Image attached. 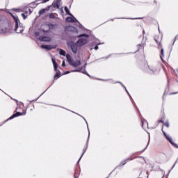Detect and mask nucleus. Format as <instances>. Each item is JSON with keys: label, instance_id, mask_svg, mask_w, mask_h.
Wrapping results in <instances>:
<instances>
[{"label": "nucleus", "instance_id": "obj_1", "mask_svg": "<svg viewBox=\"0 0 178 178\" xmlns=\"http://www.w3.org/2000/svg\"><path fill=\"white\" fill-rule=\"evenodd\" d=\"M162 38H163V36L161 34L155 35L154 38V41L157 44L158 49H161V48H162Z\"/></svg>", "mask_w": 178, "mask_h": 178}, {"label": "nucleus", "instance_id": "obj_2", "mask_svg": "<svg viewBox=\"0 0 178 178\" xmlns=\"http://www.w3.org/2000/svg\"><path fill=\"white\" fill-rule=\"evenodd\" d=\"M161 131L163 132V136L165 137L166 140H168V141H169V143H170V144L172 145L173 147H175V148H178V145L176 143H173L172 138L168 136L166 132L163 131V128H162Z\"/></svg>", "mask_w": 178, "mask_h": 178}, {"label": "nucleus", "instance_id": "obj_3", "mask_svg": "<svg viewBox=\"0 0 178 178\" xmlns=\"http://www.w3.org/2000/svg\"><path fill=\"white\" fill-rule=\"evenodd\" d=\"M13 20H14V22H15V29H14L15 33H22V31H17V29H19V17H13Z\"/></svg>", "mask_w": 178, "mask_h": 178}, {"label": "nucleus", "instance_id": "obj_4", "mask_svg": "<svg viewBox=\"0 0 178 178\" xmlns=\"http://www.w3.org/2000/svg\"><path fill=\"white\" fill-rule=\"evenodd\" d=\"M87 42H88V40L87 38H81L78 40L76 44L79 45V47H83V45H86Z\"/></svg>", "mask_w": 178, "mask_h": 178}, {"label": "nucleus", "instance_id": "obj_5", "mask_svg": "<svg viewBox=\"0 0 178 178\" xmlns=\"http://www.w3.org/2000/svg\"><path fill=\"white\" fill-rule=\"evenodd\" d=\"M26 115V111H24L22 113L17 112L14 113L11 117H10L7 120H12V119H15V118H17V116H22Z\"/></svg>", "mask_w": 178, "mask_h": 178}, {"label": "nucleus", "instance_id": "obj_6", "mask_svg": "<svg viewBox=\"0 0 178 178\" xmlns=\"http://www.w3.org/2000/svg\"><path fill=\"white\" fill-rule=\"evenodd\" d=\"M76 27L73 26H67L65 28V31L67 33H74V31H76Z\"/></svg>", "mask_w": 178, "mask_h": 178}, {"label": "nucleus", "instance_id": "obj_7", "mask_svg": "<svg viewBox=\"0 0 178 178\" xmlns=\"http://www.w3.org/2000/svg\"><path fill=\"white\" fill-rule=\"evenodd\" d=\"M40 41H44L45 42H51V39L48 36H40L39 37Z\"/></svg>", "mask_w": 178, "mask_h": 178}, {"label": "nucleus", "instance_id": "obj_8", "mask_svg": "<svg viewBox=\"0 0 178 178\" xmlns=\"http://www.w3.org/2000/svg\"><path fill=\"white\" fill-rule=\"evenodd\" d=\"M66 22L67 23H76L77 19L72 15V17H67Z\"/></svg>", "mask_w": 178, "mask_h": 178}, {"label": "nucleus", "instance_id": "obj_9", "mask_svg": "<svg viewBox=\"0 0 178 178\" xmlns=\"http://www.w3.org/2000/svg\"><path fill=\"white\" fill-rule=\"evenodd\" d=\"M41 47L44 49H47L48 51H51V49H55V48H56V45L52 47L51 45L42 44Z\"/></svg>", "mask_w": 178, "mask_h": 178}, {"label": "nucleus", "instance_id": "obj_10", "mask_svg": "<svg viewBox=\"0 0 178 178\" xmlns=\"http://www.w3.org/2000/svg\"><path fill=\"white\" fill-rule=\"evenodd\" d=\"M70 65L71 66H73L74 67H79V66H80V65H81V62L79 60H76V61L72 60V63Z\"/></svg>", "mask_w": 178, "mask_h": 178}, {"label": "nucleus", "instance_id": "obj_11", "mask_svg": "<svg viewBox=\"0 0 178 178\" xmlns=\"http://www.w3.org/2000/svg\"><path fill=\"white\" fill-rule=\"evenodd\" d=\"M71 49L74 54H77V43L76 44H71Z\"/></svg>", "mask_w": 178, "mask_h": 178}, {"label": "nucleus", "instance_id": "obj_12", "mask_svg": "<svg viewBox=\"0 0 178 178\" xmlns=\"http://www.w3.org/2000/svg\"><path fill=\"white\" fill-rule=\"evenodd\" d=\"M66 58H67V62L70 65L73 62V59L72 58V56H70V54H66Z\"/></svg>", "mask_w": 178, "mask_h": 178}, {"label": "nucleus", "instance_id": "obj_13", "mask_svg": "<svg viewBox=\"0 0 178 178\" xmlns=\"http://www.w3.org/2000/svg\"><path fill=\"white\" fill-rule=\"evenodd\" d=\"M52 6L54 8H55V9H59L60 7V3H57L56 1H54Z\"/></svg>", "mask_w": 178, "mask_h": 178}, {"label": "nucleus", "instance_id": "obj_14", "mask_svg": "<svg viewBox=\"0 0 178 178\" xmlns=\"http://www.w3.org/2000/svg\"><path fill=\"white\" fill-rule=\"evenodd\" d=\"M60 76H62L60 74V71L57 70L56 74L54 75V80H58V79H59V77H60Z\"/></svg>", "mask_w": 178, "mask_h": 178}, {"label": "nucleus", "instance_id": "obj_15", "mask_svg": "<svg viewBox=\"0 0 178 178\" xmlns=\"http://www.w3.org/2000/svg\"><path fill=\"white\" fill-rule=\"evenodd\" d=\"M52 62H53L54 70L56 72H57L58 71V63H56V61L55 60H54V59H52Z\"/></svg>", "mask_w": 178, "mask_h": 178}, {"label": "nucleus", "instance_id": "obj_16", "mask_svg": "<svg viewBox=\"0 0 178 178\" xmlns=\"http://www.w3.org/2000/svg\"><path fill=\"white\" fill-rule=\"evenodd\" d=\"M160 58L161 60H163V58H165V51L163 50V49H161Z\"/></svg>", "mask_w": 178, "mask_h": 178}, {"label": "nucleus", "instance_id": "obj_17", "mask_svg": "<svg viewBox=\"0 0 178 178\" xmlns=\"http://www.w3.org/2000/svg\"><path fill=\"white\" fill-rule=\"evenodd\" d=\"M64 9L67 15H69V16H73V15L70 13V11L69 10V8H67V6H65Z\"/></svg>", "mask_w": 178, "mask_h": 178}, {"label": "nucleus", "instance_id": "obj_18", "mask_svg": "<svg viewBox=\"0 0 178 178\" xmlns=\"http://www.w3.org/2000/svg\"><path fill=\"white\" fill-rule=\"evenodd\" d=\"M131 159H126L125 161H122L121 162V165L122 166H123L124 165H126V163H127V162H130V161H131Z\"/></svg>", "mask_w": 178, "mask_h": 178}, {"label": "nucleus", "instance_id": "obj_19", "mask_svg": "<svg viewBox=\"0 0 178 178\" xmlns=\"http://www.w3.org/2000/svg\"><path fill=\"white\" fill-rule=\"evenodd\" d=\"M60 55H62V56H66V51L60 49V51H59Z\"/></svg>", "mask_w": 178, "mask_h": 178}, {"label": "nucleus", "instance_id": "obj_20", "mask_svg": "<svg viewBox=\"0 0 178 178\" xmlns=\"http://www.w3.org/2000/svg\"><path fill=\"white\" fill-rule=\"evenodd\" d=\"M56 27V25L55 24H49V29L51 30H55Z\"/></svg>", "mask_w": 178, "mask_h": 178}, {"label": "nucleus", "instance_id": "obj_21", "mask_svg": "<svg viewBox=\"0 0 178 178\" xmlns=\"http://www.w3.org/2000/svg\"><path fill=\"white\" fill-rule=\"evenodd\" d=\"M87 151V147H85L83 149V152H82V154L80 157V159H81V158H83V155H84V154H86V152Z\"/></svg>", "mask_w": 178, "mask_h": 178}, {"label": "nucleus", "instance_id": "obj_22", "mask_svg": "<svg viewBox=\"0 0 178 178\" xmlns=\"http://www.w3.org/2000/svg\"><path fill=\"white\" fill-rule=\"evenodd\" d=\"M81 37H86L87 38H88V37H90V35H88L87 34H81L78 36V38H81Z\"/></svg>", "mask_w": 178, "mask_h": 178}, {"label": "nucleus", "instance_id": "obj_23", "mask_svg": "<svg viewBox=\"0 0 178 178\" xmlns=\"http://www.w3.org/2000/svg\"><path fill=\"white\" fill-rule=\"evenodd\" d=\"M49 19H56V17H55V15H54V13H50L49 15Z\"/></svg>", "mask_w": 178, "mask_h": 178}, {"label": "nucleus", "instance_id": "obj_24", "mask_svg": "<svg viewBox=\"0 0 178 178\" xmlns=\"http://www.w3.org/2000/svg\"><path fill=\"white\" fill-rule=\"evenodd\" d=\"M45 13V9H42L39 11V15H44Z\"/></svg>", "mask_w": 178, "mask_h": 178}, {"label": "nucleus", "instance_id": "obj_25", "mask_svg": "<svg viewBox=\"0 0 178 178\" xmlns=\"http://www.w3.org/2000/svg\"><path fill=\"white\" fill-rule=\"evenodd\" d=\"M21 16L23 17L24 20H26V19H27V16L24 13H22Z\"/></svg>", "mask_w": 178, "mask_h": 178}, {"label": "nucleus", "instance_id": "obj_26", "mask_svg": "<svg viewBox=\"0 0 178 178\" xmlns=\"http://www.w3.org/2000/svg\"><path fill=\"white\" fill-rule=\"evenodd\" d=\"M13 10L14 12H22V9H19V8H13Z\"/></svg>", "mask_w": 178, "mask_h": 178}, {"label": "nucleus", "instance_id": "obj_27", "mask_svg": "<svg viewBox=\"0 0 178 178\" xmlns=\"http://www.w3.org/2000/svg\"><path fill=\"white\" fill-rule=\"evenodd\" d=\"M138 49H142V48H144V44H138Z\"/></svg>", "mask_w": 178, "mask_h": 178}, {"label": "nucleus", "instance_id": "obj_28", "mask_svg": "<svg viewBox=\"0 0 178 178\" xmlns=\"http://www.w3.org/2000/svg\"><path fill=\"white\" fill-rule=\"evenodd\" d=\"M157 123H163V124L165 122H163V120L161 119L157 121Z\"/></svg>", "mask_w": 178, "mask_h": 178}, {"label": "nucleus", "instance_id": "obj_29", "mask_svg": "<svg viewBox=\"0 0 178 178\" xmlns=\"http://www.w3.org/2000/svg\"><path fill=\"white\" fill-rule=\"evenodd\" d=\"M164 126H166L167 127H169V122H166L163 123Z\"/></svg>", "mask_w": 178, "mask_h": 178}, {"label": "nucleus", "instance_id": "obj_30", "mask_svg": "<svg viewBox=\"0 0 178 178\" xmlns=\"http://www.w3.org/2000/svg\"><path fill=\"white\" fill-rule=\"evenodd\" d=\"M54 2H57L58 3L60 4L61 0H55Z\"/></svg>", "mask_w": 178, "mask_h": 178}, {"label": "nucleus", "instance_id": "obj_31", "mask_svg": "<svg viewBox=\"0 0 178 178\" xmlns=\"http://www.w3.org/2000/svg\"><path fill=\"white\" fill-rule=\"evenodd\" d=\"M42 3H45L48 2V1H49V0H42Z\"/></svg>", "mask_w": 178, "mask_h": 178}, {"label": "nucleus", "instance_id": "obj_32", "mask_svg": "<svg viewBox=\"0 0 178 178\" xmlns=\"http://www.w3.org/2000/svg\"><path fill=\"white\" fill-rule=\"evenodd\" d=\"M10 16L13 17H13H15V15H13V14H12V13H10Z\"/></svg>", "mask_w": 178, "mask_h": 178}, {"label": "nucleus", "instance_id": "obj_33", "mask_svg": "<svg viewBox=\"0 0 178 178\" xmlns=\"http://www.w3.org/2000/svg\"><path fill=\"white\" fill-rule=\"evenodd\" d=\"M95 49L97 51V49H98V45H96L95 47Z\"/></svg>", "mask_w": 178, "mask_h": 178}, {"label": "nucleus", "instance_id": "obj_34", "mask_svg": "<svg viewBox=\"0 0 178 178\" xmlns=\"http://www.w3.org/2000/svg\"><path fill=\"white\" fill-rule=\"evenodd\" d=\"M62 66H65V60L63 61Z\"/></svg>", "mask_w": 178, "mask_h": 178}, {"label": "nucleus", "instance_id": "obj_35", "mask_svg": "<svg viewBox=\"0 0 178 178\" xmlns=\"http://www.w3.org/2000/svg\"><path fill=\"white\" fill-rule=\"evenodd\" d=\"M175 40H178V34L175 36Z\"/></svg>", "mask_w": 178, "mask_h": 178}, {"label": "nucleus", "instance_id": "obj_36", "mask_svg": "<svg viewBox=\"0 0 178 178\" xmlns=\"http://www.w3.org/2000/svg\"><path fill=\"white\" fill-rule=\"evenodd\" d=\"M38 34H40V33H38V32L35 33V35H38Z\"/></svg>", "mask_w": 178, "mask_h": 178}, {"label": "nucleus", "instance_id": "obj_37", "mask_svg": "<svg viewBox=\"0 0 178 178\" xmlns=\"http://www.w3.org/2000/svg\"><path fill=\"white\" fill-rule=\"evenodd\" d=\"M173 94H177V92H175V93H170V95H173Z\"/></svg>", "mask_w": 178, "mask_h": 178}, {"label": "nucleus", "instance_id": "obj_38", "mask_svg": "<svg viewBox=\"0 0 178 178\" xmlns=\"http://www.w3.org/2000/svg\"><path fill=\"white\" fill-rule=\"evenodd\" d=\"M68 73H70V72L69 71H67L65 74H67Z\"/></svg>", "mask_w": 178, "mask_h": 178}, {"label": "nucleus", "instance_id": "obj_39", "mask_svg": "<svg viewBox=\"0 0 178 178\" xmlns=\"http://www.w3.org/2000/svg\"><path fill=\"white\" fill-rule=\"evenodd\" d=\"M145 33V31H143V33Z\"/></svg>", "mask_w": 178, "mask_h": 178}, {"label": "nucleus", "instance_id": "obj_40", "mask_svg": "<svg viewBox=\"0 0 178 178\" xmlns=\"http://www.w3.org/2000/svg\"><path fill=\"white\" fill-rule=\"evenodd\" d=\"M74 72H77L76 70H74Z\"/></svg>", "mask_w": 178, "mask_h": 178}]
</instances>
